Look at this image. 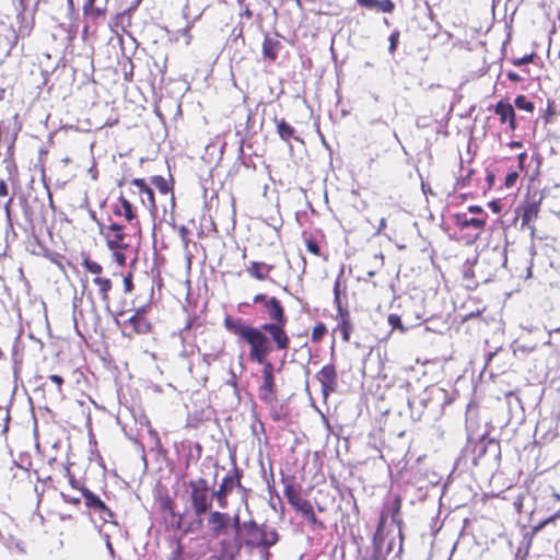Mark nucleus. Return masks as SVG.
Instances as JSON below:
<instances>
[{
    "label": "nucleus",
    "instance_id": "obj_1",
    "mask_svg": "<svg viewBox=\"0 0 560 560\" xmlns=\"http://www.w3.org/2000/svg\"><path fill=\"white\" fill-rule=\"evenodd\" d=\"M225 328L242 338L249 345V360L260 363L269 362L267 357L272 348L265 331L260 328L247 325L241 318L225 317Z\"/></svg>",
    "mask_w": 560,
    "mask_h": 560
},
{
    "label": "nucleus",
    "instance_id": "obj_2",
    "mask_svg": "<svg viewBox=\"0 0 560 560\" xmlns=\"http://www.w3.org/2000/svg\"><path fill=\"white\" fill-rule=\"evenodd\" d=\"M190 500L191 506L196 516L200 517L211 506L212 495L207 485V481L202 478L191 480L190 482Z\"/></svg>",
    "mask_w": 560,
    "mask_h": 560
},
{
    "label": "nucleus",
    "instance_id": "obj_3",
    "mask_svg": "<svg viewBox=\"0 0 560 560\" xmlns=\"http://www.w3.org/2000/svg\"><path fill=\"white\" fill-rule=\"evenodd\" d=\"M231 522H233V535L230 538L220 540L223 560H234L243 547L240 538L241 522L238 514L234 515L233 518L231 517Z\"/></svg>",
    "mask_w": 560,
    "mask_h": 560
},
{
    "label": "nucleus",
    "instance_id": "obj_4",
    "mask_svg": "<svg viewBox=\"0 0 560 560\" xmlns=\"http://www.w3.org/2000/svg\"><path fill=\"white\" fill-rule=\"evenodd\" d=\"M208 528L214 538H220L228 534L231 525V516L228 513L210 512L207 521Z\"/></svg>",
    "mask_w": 560,
    "mask_h": 560
},
{
    "label": "nucleus",
    "instance_id": "obj_5",
    "mask_svg": "<svg viewBox=\"0 0 560 560\" xmlns=\"http://www.w3.org/2000/svg\"><path fill=\"white\" fill-rule=\"evenodd\" d=\"M334 294H335V303L338 308L337 319H338V328L340 329L342 334V338L345 341H349L350 334L352 330V325L350 323V315L349 312L345 308H342L340 303V292H339V282L337 281L334 288Z\"/></svg>",
    "mask_w": 560,
    "mask_h": 560
},
{
    "label": "nucleus",
    "instance_id": "obj_6",
    "mask_svg": "<svg viewBox=\"0 0 560 560\" xmlns=\"http://www.w3.org/2000/svg\"><path fill=\"white\" fill-rule=\"evenodd\" d=\"M285 323H266L261 326L265 332H268L279 350H285L289 347V337L284 331Z\"/></svg>",
    "mask_w": 560,
    "mask_h": 560
},
{
    "label": "nucleus",
    "instance_id": "obj_7",
    "mask_svg": "<svg viewBox=\"0 0 560 560\" xmlns=\"http://www.w3.org/2000/svg\"><path fill=\"white\" fill-rule=\"evenodd\" d=\"M260 364L262 365V384L259 388V395L262 400L269 401L272 398L275 388L273 365L271 362Z\"/></svg>",
    "mask_w": 560,
    "mask_h": 560
},
{
    "label": "nucleus",
    "instance_id": "obj_8",
    "mask_svg": "<svg viewBox=\"0 0 560 560\" xmlns=\"http://www.w3.org/2000/svg\"><path fill=\"white\" fill-rule=\"evenodd\" d=\"M101 233L106 237L109 249L116 250L126 247L124 244L125 234L121 225L113 223L107 228V230L102 229Z\"/></svg>",
    "mask_w": 560,
    "mask_h": 560
},
{
    "label": "nucleus",
    "instance_id": "obj_9",
    "mask_svg": "<svg viewBox=\"0 0 560 560\" xmlns=\"http://www.w3.org/2000/svg\"><path fill=\"white\" fill-rule=\"evenodd\" d=\"M289 501L295 508V510L299 511L310 523H318V520L314 513L313 505L310 501L301 498L298 494H290Z\"/></svg>",
    "mask_w": 560,
    "mask_h": 560
},
{
    "label": "nucleus",
    "instance_id": "obj_10",
    "mask_svg": "<svg viewBox=\"0 0 560 560\" xmlns=\"http://www.w3.org/2000/svg\"><path fill=\"white\" fill-rule=\"evenodd\" d=\"M243 528L246 532V538L242 541L243 546L261 547L262 527H259L256 522L249 521L243 524Z\"/></svg>",
    "mask_w": 560,
    "mask_h": 560
},
{
    "label": "nucleus",
    "instance_id": "obj_11",
    "mask_svg": "<svg viewBox=\"0 0 560 560\" xmlns=\"http://www.w3.org/2000/svg\"><path fill=\"white\" fill-rule=\"evenodd\" d=\"M82 495L85 500V504L100 512L101 517L106 522L108 517H112L110 510L104 504V502L93 492L89 490H82Z\"/></svg>",
    "mask_w": 560,
    "mask_h": 560
},
{
    "label": "nucleus",
    "instance_id": "obj_12",
    "mask_svg": "<svg viewBox=\"0 0 560 560\" xmlns=\"http://www.w3.org/2000/svg\"><path fill=\"white\" fill-rule=\"evenodd\" d=\"M539 205L536 202L527 203L523 209L522 228H527L532 237L535 236L534 221L538 218Z\"/></svg>",
    "mask_w": 560,
    "mask_h": 560
},
{
    "label": "nucleus",
    "instance_id": "obj_13",
    "mask_svg": "<svg viewBox=\"0 0 560 560\" xmlns=\"http://www.w3.org/2000/svg\"><path fill=\"white\" fill-rule=\"evenodd\" d=\"M132 185L138 188V194L140 195L141 202L149 210H155V200L154 192L152 188H150L143 179H133Z\"/></svg>",
    "mask_w": 560,
    "mask_h": 560
},
{
    "label": "nucleus",
    "instance_id": "obj_14",
    "mask_svg": "<svg viewBox=\"0 0 560 560\" xmlns=\"http://www.w3.org/2000/svg\"><path fill=\"white\" fill-rule=\"evenodd\" d=\"M494 113L499 116L500 121L502 124L509 122V127L511 130H515L516 122H515V112L511 104L499 102L495 105Z\"/></svg>",
    "mask_w": 560,
    "mask_h": 560
},
{
    "label": "nucleus",
    "instance_id": "obj_15",
    "mask_svg": "<svg viewBox=\"0 0 560 560\" xmlns=\"http://www.w3.org/2000/svg\"><path fill=\"white\" fill-rule=\"evenodd\" d=\"M265 307L272 323H287L283 307L278 299L270 298L266 301Z\"/></svg>",
    "mask_w": 560,
    "mask_h": 560
},
{
    "label": "nucleus",
    "instance_id": "obj_16",
    "mask_svg": "<svg viewBox=\"0 0 560 560\" xmlns=\"http://www.w3.org/2000/svg\"><path fill=\"white\" fill-rule=\"evenodd\" d=\"M454 221L457 228L464 230L474 228L476 230H482L486 224L485 218H468L466 213H457L454 217Z\"/></svg>",
    "mask_w": 560,
    "mask_h": 560
},
{
    "label": "nucleus",
    "instance_id": "obj_17",
    "mask_svg": "<svg viewBox=\"0 0 560 560\" xmlns=\"http://www.w3.org/2000/svg\"><path fill=\"white\" fill-rule=\"evenodd\" d=\"M234 480L230 477H225L219 486V489L211 492L212 499H217L218 504L221 509L226 506V494L233 488Z\"/></svg>",
    "mask_w": 560,
    "mask_h": 560
},
{
    "label": "nucleus",
    "instance_id": "obj_18",
    "mask_svg": "<svg viewBox=\"0 0 560 560\" xmlns=\"http://www.w3.org/2000/svg\"><path fill=\"white\" fill-rule=\"evenodd\" d=\"M319 382L322 383L323 389H331L334 385L336 384V369L334 365L328 364L324 365L317 375Z\"/></svg>",
    "mask_w": 560,
    "mask_h": 560
},
{
    "label": "nucleus",
    "instance_id": "obj_19",
    "mask_svg": "<svg viewBox=\"0 0 560 560\" xmlns=\"http://www.w3.org/2000/svg\"><path fill=\"white\" fill-rule=\"evenodd\" d=\"M93 283L97 287V293L104 303L106 308H109V291L112 290V281L108 278L95 277L93 278Z\"/></svg>",
    "mask_w": 560,
    "mask_h": 560
},
{
    "label": "nucleus",
    "instance_id": "obj_20",
    "mask_svg": "<svg viewBox=\"0 0 560 560\" xmlns=\"http://www.w3.org/2000/svg\"><path fill=\"white\" fill-rule=\"evenodd\" d=\"M358 4L374 10L377 9L385 13H392L395 9V4L392 0H357Z\"/></svg>",
    "mask_w": 560,
    "mask_h": 560
},
{
    "label": "nucleus",
    "instance_id": "obj_21",
    "mask_svg": "<svg viewBox=\"0 0 560 560\" xmlns=\"http://www.w3.org/2000/svg\"><path fill=\"white\" fill-rule=\"evenodd\" d=\"M281 43L277 38L267 36L262 43V54L270 60H276L281 49Z\"/></svg>",
    "mask_w": 560,
    "mask_h": 560
},
{
    "label": "nucleus",
    "instance_id": "obj_22",
    "mask_svg": "<svg viewBox=\"0 0 560 560\" xmlns=\"http://www.w3.org/2000/svg\"><path fill=\"white\" fill-rule=\"evenodd\" d=\"M273 269L272 265L265 262L252 261L247 267V272L257 280L266 279L267 275Z\"/></svg>",
    "mask_w": 560,
    "mask_h": 560
},
{
    "label": "nucleus",
    "instance_id": "obj_23",
    "mask_svg": "<svg viewBox=\"0 0 560 560\" xmlns=\"http://www.w3.org/2000/svg\"><path fill=\"white\" fill-rule=\"evenodd\" d=\"M129 324L137 334H145L150 329L149 323L140 314V311H137L136 314L129 318Z\"/></svg>",
    "mask_w": 560,
    "mask_h": 560
},
{
    "label": "nucleus",
    "instance_id": "obj_24",
    "mask_svg": "<svg viewBox=\"0 0 560 560\" xmlns=\"http://www.w3.org/2000/svg\"><path fill=\"white\" fill-rule=\"evenodd\" d=\"M277 131L279 137L284 141H289L291 138H293L295 132L294 128L287 124L283 119L277 122Z\"/></svg>",
    "mask_w": 560,
    "mask_h": 560
},
{
    "label": "nucleus",
    "instance_id": "obj_25",
    "mask_svg": "<svg viewBox=\"0 0 560 560\" xmlns=\"http://www.w3.org/2000/svg\"><path fill=\"white\" fill-rule=\"evenodd\" d=\"M261 546L262 547H271L278 541V534L275 529L262 527L261 534Z\"/></svg>",
    "mask_w": 560,
    "mask_h": 560
},
{
    "label": "nucleus",
    "instance_id": "obj_26",
    "mask_svg": "<svg viewBox=\"0 0 560 560\" xmlns=\"http://www.w3.org/2000/svg\"><path fill=\"white\" fill-rule=\"evenodd\" d=\"M82 266L89 272H91L92 275H95V277H100V275L103 271V267L98 262L91 260V259H84L82 262Z\"/></svg>",
    "mask_w": 560,
    "mask_h": 560
},
{
    "label": "nucleus",
    "instance_id": "obj_27",
    "mask_svg": "<svg viewBox=\"0 0 560 560\" xmlns=\"http://www.w3.org/2000/svg\"><path fill=\"white\" fill-rule=\"evenodd\" d=\"M514 103H515V106L522 110H525V112L534 110V104L532 102H529L526 98V96H524V95L516 96Z\"/></svg>",
    "mask_w": 560,
    "mask_h": 560
},
{
    "label": "nucleus",
    "instance_id": "obj_28",
    "mask_svg": "<svg viewBox=\"0 0 560 560\" xmlns=\"http://www.w3.org/2000/svg\"><path fill=\"white\" fill-rule=\"evenodd\" d=\"M121 207L122 214L126 218V220L131 221L135 218L131 203L126 199H121Z\"/></svg>",
    "mask_w": 560,
    "mask_h": 560
},
{
    "label": "nucleus",
    "instance_id": "obj_29",
    "mask_svg": "<svg viewBox=\"0 0 560 560\" xmlns=\"http://www.w3.org/2000/svg\"><path fill=\"white\" fill-rule=\"evenodd\" d=\"M387 322L392 326L393 329H399L401 331H405V327H404L401 319L398 315L389 314Z\"/></svg>",
    "mask_w": 560,
    "mask_h": 560
},
{
    "label": "nucleus",
    "instance_id": "obj_30",
    "mask_svg": "<svg viewBox=\"0 0 560 560\" xmlns=\"http://www.w3.org/2000/svg\"><path fill=\"white\" fill-rule=\"evenodd\" d=\"M306 248H307L308 252H311L314 255H318L319 254V246L313 240H307L306 241Z\"/></svg>",
    "mask_w": 560,
    "mask_h": 560
},
{
    "label": "nucleus",
    "instance_id": "obj_31",
    "mask_svg": "<svg viewBox=\"0 0 560 560\" xmlns=\"http://www.w3.org/2000/svg\"><path fill=\"white\" fill-rule=\"evenodd\" d=\"M533 58H534V55H533V54H530V55H526V56H524V57H522V58H520V59H515V60L513 61V63H514L515 66L527 65V63H529V62H532V61H533Z\"/></svg>",
    "mask_w": 560,
    "mask_h": 560
},
{
    "label": "nucleus",
    "instance_id": "obj_32",
    "mask_svg": "<svg viewBox=\"0 0 560 560\" xmlns=\"http://www.w3.org/2000/svg\"><path fill=\"white\" fill-rule=\"evenodd\" d=\"M124 288H125V292H127V293L132 291L133 283H132L131 275L124 277Z\"/></svg>",
    "mask_w": 560,
    "mask_h": 560
},
{
    "label": "nucleus",
    "instance_id": "obj_33",
    "mask_svg": "<svg viewBox=\"0 0 560 560\" xmlns=\"http://www.w3.org/2000/svg\"><path fill=\"white\" fill-rule=\"evenodd\" d=\"M49 380L57 385L58 393L61 394V386L63 384V378L59 375L52 374L49 376Z\"/></svg>",
    "mask_w": 560,
    "mask_h": 560
},
{
    "label": "nucleus",
    "instance_id": "obj_34",
    "mask_svg": "<svg viewBox=\"0 0 560 560\" xmlns=\"http://www.w3.org/2000/svg\"><path fill=\"white\" fill-rule=\"evenodd\" d=\"M114 258L119 266H124L126 264L125 254H122L121 252H118L117 249L114 250Z\"/></svg>",
    "mask_w": 560,
    "mask_h": 560
},
{
    "label": "nucleus",
    "instance_id": "obj_35",
    "mask_svg": "<svg viewBox=\"0 0 560 560\" xmlns=\"http://www.w3.org/2000/svg\"><path fill=\"white\" fill-rule=\"evenodd\" d=\"M398 32H395L390 35L389 37V42H390V45H389V51L393 52L395 49H396V45H397V40H398Z\"/></svg>",
    "mask_w": 560,
    "mask_h": 560
},
{
    "label": "nucleus",
    "instance_id": "obj_36",
    "mask_svg": "<svg viewBox=\"0 0 560 560\" xmlns=\"http://www.w3.org/2000/svg\"><path fill=\"white\" fill-rule=\"evenodd\" d=\"M324 331H325V327L323 325L315 327L313 329V335H312L313 339H315V340L319 339L323 336Z\"/></svg>",
    "mask_w": 560,
    "mask_h": 560
},
{
    "label": "nucleus",
    "instance_id": "obj_37",
    "mask_svg": "<svg viewBox=\"0 0 560 560\" xmlns=\"http://www.w3.org/2000/svg\"><path fill=\"white\" fill-rule=\"evenodd\" d=\"M8 196V186L4 180H0V197Z\"/></svg>",
    "mask_w": 560,
    "mask_h": 560
},
{
    "label": "nucleus",
    "instance_id": "obj_38",
    "mask_svg": "<svg viewBox=\"0 0 560 560\" xmlns=\"http://www.w3.org/2000/svg\"><path fill=\"white\" fill-rule=\"evenodd\" d=\"M104 538H105L106 547H107V549H108L109 553H110L112 556H114V548H113L112 542H110V540H109V535L105 534V535H104Z\"/></svg>",
    "mask_w": 560,
    "mask_h": 560
},
{
    "label": "nucleus",
    "instance_id": "obj_39",
    "mask_svg": "<svg viewBox=\"0 0 560 560\" xmlns=\"http://www.w3.org/2000/svg\"><path fill=\"white\" fill-rule=\"evenodd\" d=\"M508 78H509L511 81H513V82H518V81H521V77H520L517 73L512 72V71H510V72L508 73Z\"/></svg>",
    "mask_w": 560,
    "mask_h": 560
},
{
    "label": "nucleus",
    "instance_id": "obj_40",
    "mask_svg": "<svg viewBox=\"0 0 560 560\" xmlns=\"http://www.w3.org/2000/svg\"><path fill=\"white\" fill-rule=\"evenodd\" d=\"M63 499L68 502H71V503H79L80 502V498H74V497H70V495H67L65 493H61Z\"/></svg>",
    "mask_w": 560,
    "mask_h": 560
},
{
    "label": "nucleus",
    "instance_id": "obj_41",
    "mask_svg": "<svg viewBox=\"0 0 560 560\" xmlns=\"http://www.w3.org/2000/svg\"><path fill=\"white\" fill-rule=\"evenodd\" d=\"M386 219L385 218H382L381 221H380V225H378V229L376 231L377 234H381L383 232V230L386 228Z\"/></svg>",
    "mask_w": 560,
    "mask_h": 560
},
{
    "label": "nucleus",
    "instance_id": "obj_42",
    "mask_svg": "<svg viewBox=\"0 0 560 560\" xmlns=\"http://www.w3.org/2000/svg\"><path fill=\"white\" fill-rule=\"evenodd\" d=\"M266 301H267V300H266V295H265V294H261V293H260V294L255 295V296H254V299H253V302H254V303H260V302H266Z\"/></svg>",
    "mask_w": 560,
    "mask_h": 560
},
{
    "label": "nucleus",
    "instance_id": "obj_43",
    "mask_svg": "<svg viewBox=\"0 0 560 560\" xmlns=\"http://www.w3.org/2000/svg\"><path fill=\"white\" fill-rule=\"evenodd\" d=\"M468 211L470 213H482V209L479 206H469Z\"/></svg>",
    "mask_w": 560,
    "mask_h": 560
},
{
    "label": "nucleus",
    "instance_id": "obj_44",
    "mask_svg": "<svg viewBox=\"0 0 560 560\" xmlns=\"http://www.w3.org/2000/svg\"><path fill=\"white\" fill-rule=\"evenodd\" d=\"M11 202H12V198H10L5 205H4V211L7 213V215L9 217L10 215V206H11Z\"/></svg>",
    "mask_w": 560,
    "mask_h": 560
},
{
    "label": "nucleus",
    "instance_id": "obj_45",
    "mask_svg": "<svg viewBox=\"0 0 560 560\" xmlns=\"http://www.w3.org/2000/svg\"><path fill=\"white\" fill-rule=\"evenodd\" d=\"M516 178V174H511L506 177V184L510 185L512 184Z\"/></svg>",
    "mask_w": 560,
    "mask_h": 560
},
{
    "label": "nucleus",
    "instance_id": "obj_46",
    "mask_svg": "<svg viewBox=\"0 0 560 560\" xmlns=\"http://www.w3.org/2000/svg\"><path fill=\"white\" fill-rule=\"evenodd\" d=\"M510 147H511V148H514V149H516V148H521V147H522V142H520V141H512V142L510 143Z\"/></svg>",
    "mask_w": 560,
    "mask_h": 560
},
{
    "label": "nucleus",
    "instance_id": "obj_47",
    "mask_svg": "<svg viewBox=\"0 0 560 560\" xmlns=\"http://www.w3.org/2000/svg\"><path fill=\"white\" fill-rule=\"evenodd\" d=\"M400 508V500L399 499H396L395 500V510L398 511Z\"/></svg>",
    "mask_w": 560,
    "mask_h": 560
},
{
    "label": "nucleus",
    "instance_id": "obj_48",
    "mask_svg": "<svg viewBox=\"0 0 560 560\" xmlns=\"http://www.w3.org/2000/svg\"><path fill=\"white\" fill-rule=\"evenodd\" d=\"M95 0H86L85 7H92L94 4Z\"/></svg>",
    "mask_w": 560,
    "mask_h": 560
},
{
    "label": "nucleus",
    "instance_id": "obj_49",
    "mask_svg": "<svg viewBox=\"0 0 560 560\" xmlns=\"http://www.w3.org/2000/svg\"><path fill=\"white\" fill-rule=\"evenodd\" d=\"M525 158H526V153H521V154L518 155V159H520L521 161H523Z\"/></svg>",
    "mask_w": 560,
    "mask_h": 560
},
{
    "label": "nucleus",
    "instance_id": "obj_50",
    "mask_svg": "<svg viewBox=\"0 0 560 560\" xmlns=\"http://www.w3.org/2000/svg\"><path fill=\"white\" fill-rule=\"evenodd\" d=\"M530 276H532V269L529 267L528 270H527V277H530Z\"/></svg>",
    "mask_w": 560,
    "mask_h": 560
},
{
    "label": "nucleus",
    "instance_id": "obj_51",
    "mask_svg": "<svg viewBox=\"0 0 560 560\" xmlns=\"http://www.w3.org/2000/svg\"><path fill=\"white\" fill-rule=\"evenodd\" d=\"M70 483L72 485V487H74V480L73 479H70Z\"/></svg>",
    "mask_w": 560,
    "mask_h": 560
}]
</instances>
